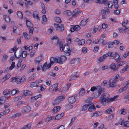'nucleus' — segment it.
I'll return each mask as SVG.
<instances>
[{"label":"nucleus","mask_w":129,"mask_h":129,"mask_svg":"<svg viewBox=\"0 0 129 129\" xmlns=\"http://www.w3.org/2000/svg\"><path fill=\"white\" fill-rule=\"evenodd\" d=\"M109 94L107 93L103 94L100 97L99 102L104 106H107L110 102V99Z\"/></svg>","instance_id":"1"},{"label":"nucleus","mask_w":129,"mask_h":129,"mask_svg":"<svg viewBox=\"0 0 129 129\" xmlns=\"http://www.w3.org/2000/svg\"><path fill=\"white\" fill-rule=\"evenodd\" d=\"M58 61V57H55L54 58L51 57L50 59V62L48 64L47 62H46L44 64L42 67V70L43 71H45L47 69V68H50L51 65L53 64L54 62H57Z\"/></svg>","instance_id":"2"},{"label":"nucleus","mask_w":129,"mask_h":129,"mask_svg":"<svg viewBox=\"0 0 129 129\" xmlns=\"http://www.w3.org/2000/svg\"><path fill=\"white\" fill-rule=\"evenodd\" d=\"M107 54L109 55V56H110L111 57L113 58L115 57L116 58L115 60L117 62H118L120 60V57L117 52H115V54L114 55L113 53L111 52H109L107 53Z\"/></svg>","instance_id":"3"},{"label":"nucleus","mask_w":129,"mask_h":129,"mask_svg":"<svg viewBox=\"0 0 129 129\" xmlns=\"http://www.w3.org/2000/svg\"><path fill=\"white\" fill-rule=\"evenodd\" d=\"M110 13V11L109 9L107 7L103 9L102 10L101 12L102 19H106V15L109 14Z\"/></svg>","instance_id":"4"},{"label":"nucleus","mask_w":129,"mask_h":129,"mask_svg":"<svg viewBox=\"0 0 129 129\" xmlns=\"http://www.w3.org/2000/svg\"><path fill=\"white\" fill-rule=\"evenodd\" d=\"M97 87L98 88V94L94 95V97L95 98H98L101 94H104V93L105 91V89L103 88H102L101 87L99 86H97Z\"/></svg>","instance_id":"5"},{"label":"nucleus","mask_w":129,"mask_h":129,"mask_svg":"<svg viewBox=\"0 0 129 129\" xmlns=\"http://www.w3.org/2000/svg\"><path fill=\"white\" fill-rule=\"evenodd\" d=\"M63 50L64 52L66 53V56H69L70 55L71 51L69 49V46L67 45L64 46Z\"/></svg>","instance_id":"6"},{"label":"nucleus","mask_w":129,"mask_h":129,"mask_svg":"<svg viewBox=\"0 0 129 129\" xmlns=\"http://www.w3.org/2000/svg\"><path fill=\"white\" fill-rule=\"evenodd\" d=\"M129 84V81H127L126 82H125L124 83V84L125 85V86L123 87L122 88L119 89V92H121L126 91L128 87V85Z\"/></svg>","instance_id":"7"},{"label":"nucleus","mask_w":129,"mask_h":129,"mask_svg":"<svg viewBox=\"0 0 129 129\" xmlns=\"http://www.w3.org/2000/svg\"><path fill=\"white\" fill-rule=\"evenodd\" d=\"M54 25L55 27L57 28V29L58 31H59L64 30V26L63 24H57L54 23Z\"/></svg>","instance_id":"8"},{"label":"nucleus","mask_w":129,"mask_h":129,"mask_svg":"<svg viewBox=\"0 0 129 129\" xmlns=\"http://www.w3.org/2000/svg\"><path fill=\"white\" fill-rule=\"evenodd\" d=\"M31 110V108L29 106H27L22 108V112L23 113H25L29 112Z\"/></svg>","instance_id":"9"},{"label":"nucleus","mask_w":129,"mask_h":129,"mask_svg":"<svg viewBox=\"0 0 129 129\" xmlns=\"http://www.w3.org/2000/svg\"><path fill=\"white\" fill-rule=\"evenodd\" d=\"M80 29V27L78 25H76L72 27L70 29L71 32H74V31H78Z\"/></svg>","instance_id":"10"},{"label":"nucleus","mask_w":129,"mask_h":129,"mask_svg":"<svg viewBox=\"0 0 129 129\" xmlns=\"http://www.w3.org/2000/svg\"><path fill=\"white\" fill-rule=\"evenodd\" d=\"M58 61L57 62L62 63L63 62H64L66 59V57L64 55L61 56L60 57H58Z\"/></svg>","instance_id":"11"},{"label":"nucleus","mask_w":129,"mask_h":129,"mask_svg":"<svg viewBox=\"0 0 129 129\" xmlns=\"http://www.w3.org/2000/svg\"><path fill=\"white\" fill-rule=\"evenodd\" d=\"M42 60V56H40L37 57L35 59L34 61L36 63L39 64Z\"/></svg>","instance_id":"12"},{"label":"nucleus","mask_w":129,"mask_h":129,"mask_svg":"<svg viewBox=\"0 0 129 129\" xmlns=\"http://www.w3.org/2000/svg\"><path fill=\"white\" fill-rule=\"evenodd\" d=\"M81 11L80 9L77 8L76 9L73 11V15L72 17H75L77 14L81 12Z\"/></svg>","instance_id":"13"},{"label":"nucleus","mask_w":129,"mask_h":129,"mask_svg":"<svg viewBox=\"0 0 129 129\" xmlns=\"http://www.w3.org/2000/svg\"><path fill=\"white\" fill-rule=\"evenodd\" d=\"M22 50L19 51H16L14 53V55L15 57L18 58H19L22 55Z\"/></svg>","instance_id":"14"},{"label":"nucleus","mask_w":129,"mask_h":129,"mask_svg":"<svg viewBox=\"0 0 129 129\" xmlns=\"http://www.w3.org/2000/svg\"><path fill=\"white\" fill-rule=\"evenodd\" d=\"M11 79V82H15L18 84L21 83L20 78L15 77L12 78Z\"/></svg>","instance_id":"15"},{"label":"nucleus","mask_w":129,"mask_h":129,"mask_svg":"<svg viewBox=\"0 0 129 129\" xmlns=\"http://www.w3.org/2000/svg\"><path fill=\"white\" fill-rule=\"evenodd\" d=\"M111 69L114 71L117 70L119 69V67L117 65L116 66L114 63H112L110 65Z\"/></svg>","instance_id":"16"},{"label":"nucleus","mask_w":129,"mask_h":129,"mask_svg":"<svg viewBox=\"0 0 129 129\" xmlns=\"http://www.w3.org/2000/svg\"><path fill=\"white\" fill-rule=\"evenodd\" d=\"M128 21L127 20H125L124 21V22H123L122 24L124 28V32L125 33H126V30L128 28V27L127 26V25H128Z\"/></svg>","instance_id":"17"},{"label":"nucleus","mask_w":129,"mask_h":129,"mask_svg":"<svg viewBox=\"0 0 129 129\" xmlns=\"http://www.w3.org/2000/svg\"><path fill=\"white\" fill-rule=\"evenodd\" d=\"M68 101L71 104L74 103L76 101L75 96H73L69 98Z\"/></svg>","instance_id":"18"},{"label":"nucleus","mask_w":129,"mask_h":129,"mask_svg":"<svg viewBox=\"0 0 129 129\" xmlns=\"http://www.w3.org/2000/svg\"><path fill=\"white\" fill-rule=\"evenodd\" d=\"M63 42H61L59 40H57V45L59 46L60 50L61 51L63 50Z\"/></svg>","instance_id":"19"},{"label":"nucleus","mask_w":129,"mask_h":129,"mask_svg":"<svg viewBox=\"0 0 129 129\" xmlns=\"http://www.w3.org/2000/svg\"><path fill=\"white\" fill-rule=\"evenodd\" d=\"M60 106H55L54 107L53 109L51 110L52 113H56L60 109Z\"/></svg>","instance_id":"20"},{"label":"nucleus","mask_w":129,"mask_h":129,"mask_svg":"<svg viewBox=\"0 0 129 129\" xmlns=\"http://www.w3.org/2000/svg\"><path fill=\"white\" fill-rule=\"evenodd\" d=\"M88 19H82L80 25L83 26L85 25L87 23Z\"/></svg>","instance_id":"21"},{"label":"nucleus","mask_w":129,"mask_h":129,"mask_svg":"<svg viewBox=\"0 0 129 129\" xmlns=\"http://www.w3.org/2000/svg\"><path fill=\"white\" fill-rule=\"evenodd\" d=\"M11 75L10 74H7L5 77H4L2 79L3 82L5 81L6 80L9 79L11 77Z\"/></svg>","instance_id":"22"},{"label":"nucleus","mask_w":129,"mask_h":129,"mask_svg":"<svg viewBox=\"0 0 129 129\" xmlns=\"http://www.w3.org/2000/svg\"><path fill=\"white\" fill-rule=\"evenodd\" d=\"M26 24L27 27L29 28H30L33 27V24L31 23V22L27 20L26 21Z\"/></svg>","instance_id":"23"},{"label":"nucleus","mask_w":129,"mask_h":129,"mask_svg":"<svg viewBox=\"0 0 129 129\" xmlns=\"http://www.w3.org/2000/svg\"><path fill=\"white\" fill-rule=\"evenodd\" d=\"M88 108V110L90 111H92L95 110L96 109V108L95 107L94 105L91 104L89 106Z\"/></svg>","instance_id":"24"},{"label":"nucleus","mask_w":129,"mask_h":129,"mask_svg":"<svg viewBox=\"0 0 129 129\" xmlns=\"http://www.w3.org/2000/svg\"><path fill=\"white\" fill-rule=\"evenodd\" d=\"M4 19L6 22L8 23H10V19L9 16L7 15H4Z\"/></svg>","instance_id":"25"},{"label":"nucleus","mask_w":129,"mask_h":129,"mask_svg":"<svg viewBox=\"0 0 129 129\" xmlns=\"http://www.w3.org/2000/svg\"><path fill=\"white\" fill-rule=\"evenodd\" d=\"M111 80L110 79L108 81L109 86L111 87H114L116 86L115 85V83L113 82V80L112 82H111Z\"/></svg>","instance_id":"26"},{"label":"nucleus","mask_w":129,"mask_h":129,"mask_svg":"<svg viewBox=\"0 0 129 129\" xmlns=\"http://www.w3.org/2000/svg\"><path fill=\"white\" fill-rule=\"evenodd\" d=\"M33 15L34 18L37 19L39 20V17L38 16V13L37 11H35Z\"/></svg>","instance_id":"27"},{"label":"nucleus","mask_w":129,"mask_h":129,"mask_svg":"<svg viewBox=\"0 0 129 129\" xmlns=\"http://www.w3.org/2000/svg\"><path fill=\"white\" fill-rule=\"evenodd\" d=\"M64 114V113H62L61 114L57 115L55 117V119L58 120L60 119L63 116Z\"/></svg>","instance_id":"28"},{"label":"nucleus","mask_w":129,"mask_h":129,"mask_svg":"<svg viewBox=\"0 0 129 129\" xmlns=\"http://www.w3.org/2000/svg\"><path fill=\"white\" fill-rule=\"evenodd\" d=\"M60 102V101L57 98L55 100L53 101L52 102V104L53 106L57 105Z\"/></svg>","instance_id":"29"},{"label":"nucleus","mask_w":129,"mask_h":129,"mask_svg":"<svg viewBox=\"0 0 129 129\" xmlns=\"http://www.w3.org/2000/svg\"><path fill=\"white\" fill-rule=\"evenodd\" d=\"M100 115V112H96L91 114V117H96L99 116Z\"/></svg>","instance_id":"30"},{"label":"nucleus","mask_w":129,"mask_h":129,"mask_svg":"<svg viewBox=\"0 0 129 129\" xmlns=\"http://www.w3.org/2000/svg\"><path fill=\"white\" fill-rule=\"evenodd\" d=\"M39 84V82H32L30 84V86L31 87H37Z\"/></svg>","instance_id":"31"},{"label":"nucleus","mask_w":129,"mask_h":129,"mask_svg":"<svg viewBox=\"0 0 129 129\" xmlns=\"http://www.w3.org/2000/svg\"><path fill=\"white\" fill-rule=\"evenodd\" d=\"M129 67L128 65H127L125 67L123 68L120 71V73H124L125 71H126Z\"/></svg>","instance_id":"32"},{"label":"nucleus","mask_w":129,"mask_h":129,"mask_svg":"<svg viewBox=\"0 0 129 129\" xmlns=\"http://www.w3.org/2000/svg\"><path fill=\"white\" fill-rule=\"evenodd\" d=\"M91 104L90 103L89 104H86L84 105L82 107L83 110L84 111L86 110L88 108V107Z\"/></svg>","instance_id":"33"},{"label":"nucleus","mask_w":129,"mask_h":129,"mask_svg":"<svg viewBox=\"0 0 129 129\" xmlns=\"http://www.w3.org/2000/svg\"><path fill=\"white\" fill-rule=\"evenodd\" d=\"M85 93V90L84 89L82 88L80 90L79 93V94L80 95L82 96Z\"/></svg>","instance_id":"34"},{"label":"nucleus","mask_w":129,"mask_h":129,"mask_svg":"<svg viewBox=\"0 0 129 129\" xmlns=\"http://www.w3.org/2000/svg\"><path fill=\"white\" fill-rule=\"evenodd\" d=\"M58 85V83H56L53 85L52 86V87L53 88V90H55V91H56L58 90L57 88Z\"/></svg>","instance_id":"35"},{"label":"nucleus","mask_w":129,"mask_h":129,"mask_svg":"<svg viewBox=\"0 0 129 129\" xmlns=\"http://www.w3.org/2000/svg\"><path fill=\"white\" fill-rule=\"evenodd\" d=\"M120 75L119 74H117L115 76V78L113 80V82L116 83L118 82V79L119 78Z\"/></svg>","instance_id":"36"},{"label":"nucleus","mask_w":129,"mask_h":129,"mask_svg":"<svg viewBox=\"0 0 129 129\" xmlns=\"http://www.w3.org/2000/svg\"><path fill=\"white\" fill-rule=\"evenodd\" d=\"M65 98V95H61L58 96L57 98L60 102L64 100Z\"/></svg>","instance_id":"37"},{"label":"nucleus","mask_w":129,"mask_h":129,"mask_svg":"<svg viewBox=\"0 0 129 129\" xmlns=\"http://www.w3.org/2000/svg\"><path fill=\"white\" fill-rule=\"evenodd\" d=\"M6 98L5 96H2L0 98L1 102L3 104L6 101Z\"/></svg>","instance_id":"38"},{"label":"nucleus","mask_w":129,"mask_h":129,"mask_svg":"<svg viewBox=\"0 0 129 129\" xmlns=\"http://www.w3.org/2000/svg\"><path fill=\"white\" fill-rule=\"evenodd\" d=\"M54 118V116L48 117L46 119L45 121L46 122H48Z\"/></svg>","instance_id":"39"},{"label":"nucleus","mask_w":129,"mask_h":129,"mask_svg":"<svg viewBox=\"0 0 129 129\" xmlns=\"http://www.w3.org/2000/svg\"><path fill=\"white\" fill-rule=\"evenodd\" d=\"M17 47L15 45L13 48H11L9 50V52L10 53H12L14 52V51H17V49H16Z\"/></svg>","instance_id":"40"},{"label":"nucleus","mask_w":129,"mask_h":129,"mask_svg":"<svg viewBox=\"0 0 129 129\" xmlns=\"http://www.w3.org/2000/svg\"><path fill=\"white\" fill-rule=\"evenodd\" d=\"M126 102H128L129 101V93H128L127 95H126L124 98Z\"/></svg>","instance_id":"41"},{"label":"nucleus","mask_w":129,"mask_h":129,"mask_svg":"<svg viewBox=\"0 0 129 129\" xmlns=\"http://www.w3.org/2000/svg\"><path fill=\"white\" fill-rule=\"evenodd\" d=\"M11 92L8 90L6 89L5 90L3 93V94L5 95H7L10 94Z\"/></svg>","instance_id":"42"},{"label":"nucleus","mask_w":129,"mask_h":129,"mask_svg":"<svg viewBox=\"0 0 129 129\" xmlns=\"http://www.w3.org/2000/svg\"><path fill=\"white\" fill-rule=\"evenodd\" d=\"M21 54L22 57L23 58H24L27 56V53L26 51H24L23 52L22 51Z\"/></svg>","instance_id":"43"},{"label":"nucleus","mask_w":129,"mask_h":129,"mask_svg":"<svg viewBox=\"0 0 129 129\" xmlns=\"http://www.w3.org/2000/svg\"><path fill=\"white\" fill-rule=\"evenodd\" d=\"M78 77V75H75V76L72 75L70 78L69 79V81H71L72 80H74L76 79Z\"/></svg>","instance_id":"44"},{"label":"nucleus","mask_w":129,"mask_h":129,"mask_svg":"<svg viewBox=\"0 0 129 129\" xmlns=\"http://www.w3.org/2000/svg\"><path fill=\"white\" fill-rule=\"evenodd\" d=\"M31 127V126L29 124L24 126L21 129H29Z\"/></svg>","instance_id":"45"},{"label":"nucleus","mask_w":129,"mask_h":129,"mask_svg":"<svg viewBox=\"0 0 129 129\" xmlns=\"http://www.w3.org/2000/svg\"><path fill=\"white\" fill-rule=\"evenodd\" d=\"M64 13L68 16H70L72 14L71 11L70 10L65 11L64 12Z\"/></svg>","instance_id":"46"},{"label":"nucleus","mask_w":129,"mask_h":129,"mask_svg":"<svg viewBox=\"0 0 129 129\" xmlns=\"http://www.w3.org/2000/svg\"><path fill=\"white\" fill-rule=\"evenodd\" d=\"M45 89L43 88L42 85L38 87V90L39 92H40L43 90Z\"/></svg>","instance_id":"47"},{"label":"nucleus","mask_w":129,"mask_h":129,"mask_svg":"<svg viewBox=\"0 0 129 129\" xmlns=\"http://www.w3.org/2000/svg\"><path fill=\"white\" fill-rule=\"evenodd\" d=\"M98 42L101 43L102 44H104L106 43V41L105 40L102 38H100L99 40H98Z\"/></svg>","instance_id":"48"},{"label":"nucleus","mask_w":129,"mask_h":129,"mask_svg":"<svg viewBox=\"0 0 129 129\" xmlns=\"http://www.w3.org/2000/svg\"><path fill=\"white\" fill-rule=\"evenodd\" d=\"M22 104H23V102L20 101L17 102L16 103V105L17 107H19Z\"/></svg>","instance_id":"49"},{"label":"nucleus","mask_w":129,"mask_h":129,"mask_svg":"<svg viewBox=\"0 0 129 129\" xmlns=\"http://www.w3.org/2000/svg\"><path fill=\"white\" fill-rule=\"evenodd\" d=\"M118 95H116L112 98H110V102H111L112 101H113L114 100H117V98L118 97Z\"/></svg>","instance_id":"50"},{"label":"nucleus","mask_w":129,"mask_h":129,"mask_svg":"<svg viewBox=\"0 0 129 129\" xmlns=\"http://www.w3.org/2000/svg\"><path fill=\"white\" fill-rule=\"evenodd\" d=\"M30 92L28 90H26L25 91H24L23 92V96L24 95L25 96H26L28 94H30V93H29Z\"/></svg>","instance_id":"51"},{"label":"nucleus","mask_w":129,"mask_h":129,"mask_svg":"<svg viewBox=\"0 0 129 129\" xmlns=\"http://www.w3.org/2000/svg\"><path fill=\"white\" fill-rule=\"evenodd\" d=\"M53 29L52 27H51L50 29H48L47 31V33L48 34H50L52 33L53 31Z\"/></svg>","instance_id":"52"},{"label":"nucleus","mask_w":129,"mask_h":129,"mask_svg":"<svg viewBox=\"0 0 129 129\" xmlns=\"http://www.w3.org/2000/svg\"><path fill=\"white\" fill-rule=\"evenodd\" d=\"M15 63L14 62H12L11 66L9 67L10 70H11L15 67Z\"/></svg>","instance_id":"53"},{"label":"nucleus","mask_w":129,"mask_h":129,"mask_svg":"<svg viewBox=\"0 0 129 129\" xmlns=\"http://www.w3.org/2000/svg\"><path fill=\"white\" fill-rule=\"evenodd\" d=\"M17 14L18 16L20 18H23V15L22 13L19 11H18L17 12Z\"/></svg>","instance_id":"54"},{"label":"nucleus","mask_w":129,"mask_h":129,"mask_svg":"<svg viewBox=\"0 0 129 129\" xmlns=\"http://www.w3.org/2000/svg\"><path fill=\"white\" fill-rule=\"evenodd\" d=\"M118 61V63L117 64V66H122L125 63V62H124L122 61L120 62H119Z\"/></svg>","instance_id":"55"},{"label":"nucleus","mask_w":129,"mask_h":129,"mask_svg":"<svg viewBox=\"0 0 129 129\" xmlns=\"http://www.w3.org/2000/svg\"><path fill=\"white\" fill-rule=\"evenodd\" d=\"M112 111V109L111 108H109L105 112L107 113L110 114L111 113Z\"/></svg>","instance_id":"56"},{"label":"nucleus","mask_w":129,"mask_h":129,"mask_svg":"<svg viewBox=\"0 0 129 129\" xmlns=\"http://www.w3.org/2000/svg\"><path fill=\"white\" fill-rule=\"evenodd\" d=\"M51 80L49 78L47 79L46 81V83L48 86L50 85Z\"/></svg>","instance_id":"57"},{"label":"nucleus","mask_w":129,"mask_h":129,"mask_svg":"<svg viewBox=\"0 0 129 129\" xmlns=\"http://www.w3.org/2000/svg\"><path fill=\"white\" fill-rule=\"evenodd\" d=\"M114 115L111 114L108 117V120H111L114 118Z\"/></svg>","instance_id":"58"},{"label":"nucleus","mask_w":129,"mask_h":129,"mask_svg":"<svg viewBox=\"0 0 129 129\" xmlns=\"http://www.w3.org/2000/svg\"><path fill=\"white\" fill-rule=\"evenodd\" d=\"M120 11L119 10H116L114 11V14L116 15H119L120 13Z\"/></svg>","instance_id":"59"},{"label":"nucleus","mask_w":129,"mask_h":129,"mask_svg":"<svg viewBox=\"0 0 129 129\" xmlns=\"http://www.w3.org/2000/svg\"><path fill=\"white\" fill-rule=\"evenodd\" d=\"M87 48L85 47H83L82 49V52L84 53H86L87 51Z\"/></svg>","instance_id":"60"},{"label":"nucleus","mask_w":129,"mask_h":129,"mask_svg":"<svg viewBox=\"0 0 129 129\" xmlns=\"http://www.w3.org/2000/svg\"><path fill=\"white\" fill-rule=\"evenodd\" d=\"M21 83L24 82L26 78L25 76H23L20 78Z\"/></svg>","instance_id":"61"},{"label":"nucleus","mask_w":129,"mask_h":129,"mask_svg":"<svg viewBox=\"0 0 129 129\" xmlns=\"http://www.w3.org/2000/svg\"><path fill=\"white\" fill-rule=\"evenodd\" d=\"M55 21L58 23H60L61 22V19L59 17H57L55 18Z\"/></svg>","instance_id":"62"},{"label":"nucleus","mask_w":129,"mask_h":129,"mask_svg":"<svg viewBox=\"0 0 129 129\" xmlns=\"http://www.w3.org/2000/svg\"><path fill=\"white\" fill-rule=\"evenodd\" d=\"M47 19L46 15H44L42 16V20L43 21L46 22L47 21Z\"/></svg>","instance_id":"63"},{"label":"nucleus","mask_w":129,"mask_h":129,"mask_svg":"<svg viewBox=\"0 0 129 129\" xmlns=\"http://www.w3.org/2000/svg\"><path fill=\"white\" fill-rule=\"evenodd\" d=\"M85 42V41L84 40H81L79 41L78 43V44L79 45H82L83 44H84Z\"/></svg>","instance_id":"64"}]
</instances>
